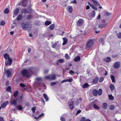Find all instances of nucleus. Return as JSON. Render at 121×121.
Here are the masks:
<instances>
[{"label":"nucleus","mask_w":121,"mask_h":121,"mask_svg":"<svg viewBox=\"0 0 121 121\" xmlns=\"http://www.w3.org/2000/svg\"><path fill=\"white\" fill-rule=\"evenodd\" d=\"M19 9L18 8H17L15 9L14 12V14L15 16H17L18 13L19 12Z\"/></svg>","instance_id":"nucleus-16"},{"label":"nucleus","mask_w":121,"mask_h":121,"mask_svg":"<svg viewBox=\"0 0 121 121\" xmlns=\"http://www.w3.org/2000/svg\"><path fill=\"white\" fill-rule=\"evenodd\" d=\"M0 121H4V119L2 117H0Z\"/></svg>","instance_id":"nucleus-64"},{"label":"nucleus","mask_w":121,"mask_h":121,"mask_svg":"<svg viewBox=\"0 0 121 121\" xmlns=\"http://www.w3.org/2000/svg\"><path fill=\"white\" fill-rule=\"evenodd\" d=\"M56 83V82H52L50 84L52 86H54Z\"/></svg>","instance_id":"nucleus-50"},{"label":"nucleus","mask_w":121,"mask_h":121,"mask_svg":"<svg viewBox=\"0 0 121 121\" xmlns=\"http://www.w3.org/2000/svg\"><path fill=\"white\" fill-rule=\"evenodd\" d=\"M83 23V20L82 19H80L77 22V25L78 26H81Z\"/></svg>","instance_id":"nucleus-10"},{"label":"nucleus","mask_w":121,"mask_h":121,"mask_svg":"<svg viewBox=\"0 0 121 121\" xmlns=\"http://www.w3.org/2000/svg\"><path fill=\"white\" fill-rule=\"evenodd\" d=\"M65 57L66 59H69L70 58V57L69 56L68 54H66L65 56Z\"/></svg>","instance_id":"nucleus-48"},{"label":"nucleus","mask_w":121,"mask_h":121,"mask_svg":"<svg viewBox=\"0 0 121 121\" xmlns=\"http://www.w3.org/2000/svg\"><path fill=\"white\" fill-rule=\"evenodd\" d=\"M102 91L101 89H99L98 91V94L99 96L101 95L102 94Z\"/></svg>","instance_id":"nucleus-32"},{"label":"nucleus","mask_w":121,"mask_h":121,"mask_svg":"<svg viewBox=\"0 0 121 121\" xmlns=\"http://www.w3.org/2000/svg\"><path fill=\"white\" fill-rule=\"evenodd\" d=\"M69 108L70 110L72 109L73 108V105L72 104L69 105Z\"/></svg>","instance_id":"nucleus-49"},{"label":"nucleus","mask_w":121,"mask_h":121,"mask_svg":"<svg viewBox=\"0 0 121 121\" xmlns=\"http://www.w3.org/2000/svg\"><path fill=\"white\" fill-rule=\"evenodd\" d=\"M102 107L104 109H106L108 107V105L107 103H104L102 104Z\"/></svg>","instance_id":"nucleus-21"},{"label":"nucleus","mask_w":121,"mask_h":121,"mask_svg":"<svg viewBox=\"0 0 121 121\" xmlns=\"http://www.w3.org/2000/svg\"><path fill=\"white\" fill-rule=\"evenodd\" d=\"M44 114L43 113H42L39 116L37 117H34V118L36 119V120L38 119L39 118L41 117L42 116H43Z\"/></svg>","instance_id":"nucleus-34"},{"label":"nucleus","mask_w":121,"mask_h":121,"mask_svg":"<svg viewBox=\"0 0 121 121\" xmlns=\"http://www.w3.org/2000/svg\"><path fill=\"white\" fill-rule=\"evenodd\" d=\"M94 41L92 39H88L85 45L84 49H86L88 48H90L93 45Z\"/></svg>","instance_id":"nucleus-2"},{"label":"nucleus","mask_w":121,"mask_h":121,"mask_svg":"<svg viewBox=\"0 0 121 121\" xmlns=\"http://www.w3.org/2000/svg\"><path fill=\"white\" fill-rule=\"evenodd\" d=\"M80 60V57L79 56H78L74 58V61L75 62L79 61Z\"/></svg>","instance_id":"nucleus-26"},{"label":"nucleus","mask_w":121,"mask_h":121,"mask_svg":"<svg viewBox=\"0 0 121 121\" xmlns=\"http://www.w3.org/2000/svg\"><path fill=\"white\" fill-rule=\"evenodd\" d=\"M18 91H17L15 92L13 96L14 97H16L18 95Z\"/></svg>","instance_id":"nucleus-38"},{"label":"nucleus","mask_w":121,"mask_h":121,"mask_svg":"<svg viewBox=\"0 0 121 121\" xmlns=\"http://www.w3.org/2000/svg\"><path fill=\"white\" fill-rule=\"evenodd\" d=\"M105 15L107 16H108L110 15V13L106 11L105 12Z\"/></svg>","instance_id":"nucleus-53"},{"label":"nucleus","mask_w":121,"mask_h":121,"mask_svg":"<svg viewBox=\"0 0 121 121\" xmlns=\"http://www.w3.org/2000/svg\"><path fill=\"white\" fill-rule=\"evenodd\" d=\"M94 104V102H92L90 103L89 105L88 106L87 108H86V110L87 111L88 110H89V108H91L92 107H93V105Z\"/></svg>","instance_id":"nucleus-9"},{"label":"nucleus","mask_w":121,"mask_h":121,"mask_svg":"<svg viewBox=\"0 0 121 121\" xmlns=\"http://www.w3.org/2000/svg\"><path fill=\"white\" fill-rule=\"evenodd\" d=\"M9 103L8 101H7L4 103H3L1 105V107L2 108H4Z\"/></svg>","instance_id":"nucleus-8"},{"label":"nucleus","mask_w":121,"mask_h":121,"mask_svg":"<svg viewBox=\"0 0 121 121\" xmlns=\"http://www.w3.org/2000/svg\"><path fill=\"white\" fill-rule=\"evenodd\" d=\"M67 82H72L73 81V79L72 78H71L70 79H67Z\"/></svg>","instance_id":"nucleus-52"},{"label":"nucleus","mask_w":121,"mask_h":121,"mask_svg":"<svg viewBox=\"0 0 121 121\" xmlns=\"http://www.w3.org/2000/svg\"><path fill=\"white\" fill-rule=\"evenodd\" d=\"M109 99L111 100H113V99L114 97L112 95H109Z\"/></svg>","instance_id":"nucleus-46"},{"label":"nucleus","mask_w":121,"mask_h":121,"mask_svg":"<svg viewBox=\"0 0 121 121\" xmlns=\"http://www.w3.org/2000/svg\"><path fill=\"white\" fill-rule=\"evenodd\" d=\"M55 27V24H54L51 25L49 26V29L51 30H52Z\"/></svg>","instance_id":"nucleus-35"},{"label":"nucleus","mask_w":121,"mask_h":121,"mask_svg":"<svg viewBox=\"0 0 121 121\" xmlns=\"http://www.w3.org/2000/svg\"><path fill=\"white\" fill-rule=\"evenodd\" d=\"M118 37L119 38H121V33H120L118 36Z\"/></svg>","instance_id":"nucleus-62"},{"label":"nucleus","mask_w":121,"mask_h":121,"mask_svg":"<svg viewBox=\"0 0 121 121\" xmlns=\"http://www.w3.org/2000/svg\"><path fill=\"white\" fill-rule=\"evenodd\" d=\"M22 13H28V11L26 9H23L22 11Z\"/></svg>","instance_id":"nucleus-31"},{"label":"nucleus","mask_w":121,"mask_h":121,"mask_svg":"<svg viewBox=\"0 0 121 121\" xmlns=\"http://www.w3.org/2000/svg\"><path fill=\"white\" fill-rule=\"evenodd\" d=\"M4 73H6L7 77H9L10 76L11 74V72L9 69L6 70V69H4Z\"/></svg>","instance_id":"nucleus-7"},{"label":"nucleus","mask_w":121,"mask_h":121,"mask_svg":"<svg viewBox=\"0 0 121 121\" xmlns=\"http://www.w3.org/2000/svg\"><path fill=\"white\" fill-rule=\"evenodd\" d=\"M92 93L93 95L96 96L98 94V91L96 89H95L93 91Z\"/></svg>","instance_id":"nucleus-15"},{"label":"nucleus","mask_w":121,"mask_h":121,"mask_svg":"<svg viewBox=\"0 0 121 121\" xmlns=\"http://www.w3.org/2000/svg\"><path fill=\"white\" fill-rule=\"evenodd\" d=\"M63 42L62 43V45H65L67 43V40L66 37L63 38Z\"/></svg>","instance_id":"nucleus-23"},{"label":"nucleus","mask_w":121,"mask_h":121,"mask_svg":"<svg viewBox=\"0 0 121 121\" xmlns=\"http://www.w3.org/2000/svg\"><path fill=\"white\" fill-rule=\"evenodd\" d=\"M26 26L25 27L26 29H24V30H27L28 28L30 27V26L29 24L27 23H26Z\"/></svg>","instance_id":"nucleus-44"},{"label":"nucleus","mask_w":121,"mask_h":121,"mask_svg":"<svg viewBox=\"0 0 121 121\" xmlns=\"http://www.w3.org/2000/svg\"><path fill=\"white\" fill-rule=\"evenodd\" d=\"M51 23V22L50 21H47L45 23V24L46 25H48Z\"/></svg>","instance_id":"nucleus-40"},{"label":"nucleus","mask_w":121,"mask_h":121,"mask_svg":"<svg viewBox=\"0 0 121 121\" xmlns=\"http://www.w3.org/2000/svg\"><path fill=\"white\" fill-rule=\"evenodd\" d=\"M104 79V78L103 77L101 78L99 80V82H102Z\"/></svg>","instance_id":"nucleus-63"},{"label":"nucleus","mask_w":121,"mask_h":121,"mask_svg":"<svg viewBox=\"0 0 121 121\" xmlns=\"http://www.w3.org/2000/svg\"><path fill=\"white\" fill-rule=\"evenodd\" d=\"M111 58L109 57H107L105 59V61L106 62L110 61L111 60Z\"/></svg>","instance_id":"nucleus-42"},{"label":"nucleus","mask_w":121,"mask_h":121,"mask_svg":"<svg viewBox=\"0 0 121 121\" xmlns=\"http://www.w3.org/2000/svg\"><path fill=\"white\" fill-rule=\"evenodd\" d=\"M99 41L101 43L102 45L104 44V39L103 38H101L99 39Z\"/></svg>","instance_id":"nucleus-28"},{"label":"nucleus","mask_w":121,"mask_h":121,"mask_svg":"<svg viewBox=\"0 0 121 121\" xmlns=\"http://www.w3.org/2000/svg\"><path fill=\"white\" fill-rule=\"evenodd\" d=\"M36 80L38 81H40L41 80V78L40 77H38L35 79Z\"/></svg>","instance_id":"nucleus-55"},{"label":"nucleus","mask_w":121,"mask_h":121,"mask_svg":"<svg viewBox=\"0 0 121 121\" xmlns=\"http://www.w3.org/2000/svg\"><path fill=\"white\" fill-rule=\"evenodd\" d=\"M104 70H102L101 71V73H100V74L101 75H102L104 73Z\"/></svg>","instance_id":"nucleus-60"},{"label":"nucleus","mask_w":121,"mask_h":121,"mask_svg":"<svg viewBox=\"0 0 121 121\" xmlns=\"http://www.w3.org/2000/svg\"><path fill=\"white\" fill-rule=\"evenodd\" d=\"M93 107L95 109H100L99 107L95 104H94L93 105Z\"/></svg>","instance_id":"nucleus-33"},{"label":"nucleus","mask_w":121,"mask_h":121,"mask_svg":"<svg viewBox=\"0 0 121 121\" xmlns=\"http://www.w3.org/2000/svg\"><path fill=\"white\" fill-rule=\"evenodd\" d=\"M102 22L103 24L99 25L98 26V27L100 29H102L105 27L107 24V23L104 20H102Z\"/></svg>","instance_id":"nucleus-4"},{"label":"nucleus","mask_w":121,"mask_h":121,"mask_svg":"<svg viewBox=\"0 0 121 121\" xmlns=\"http://www.w3.org/2000/svg\"><path fill=\"white\" fill-rule=\"evenodd\" d=\"M27 2L25 0L23 1L21 3V5H22L24 7H25L26 6Z\"/></svg>","instance_id":"nucleus-22"},{"label":"nucleus","mask_w":121,"mask_h":121,"mask_svg":"<svg viewBox=\"0 0 121 121\" xmlns=\"http://www.w3.org/2000/svg\"><path fill=\"white\" fill-rule=\"evenodd\" d=\"M57 42H56L55 43H54L52 45V47L53 48H55L56 46H57Z\"/></svg>","instance_id":"nucleus-47"},{"label":"nucleus","mask_w":121,"mask_h":121,"mask_svg":"<svg viewBox=\"0 0 121 121\" xmlns=\"http://www.w3.org/2000/svg\"><path fill=\"white\" fill-rule=\"evenodd\" d=\"M64 115H62L60 118V120L61 121H65V119L63 117Z\"/></svg>","instance_id":"nucleus-41"},{"label":"nucleus","mask_w":121,"mask_h":121,"mask_svg":"<svg viewBox=\"0 0 121 121\" xmlns=\"http://www.w3.org/2000/svg\"><path fill=\"white\" fill-rule=\"evenodd\" d=\"M20 85L21 86L23 87H25V86L24 84L22 83L20 84Z\"/></svg>","instance_id":"nucleus-56"},{"label":"nucleus","mask_w":121,"mask_h":121,"mask_svg":"<svg viewBox=\"0 0 121 121\" xmlns=\"http://www.w3.org/2000/svg\"><path fill=\"white\" fill-rule=\"evenodd\" d=\"M88 4L91 7V8L95 10H97V8L94 6L93 4L90 3L89 2H88Z\"/></svg>","instance_id":"nucleus-18"},{"label":"nucleus","mask_w":121,"mask_h":121,"mask_svg":"<svg viewBox=\"0 0 121 121\" xmlns=\"http://www.w3.org/2000/svg\"><path fill=\"white\" fill-rule=\"evenodd\" d=\"M32 16L31 15H28L26 17V18L27 20H29L31 19Z\"/></svg>","instance_id":"nucleus-36"},{"label":"nucleus","mask_w":121,"mask_h":121,"mask_svg":"<svg viewBox=\"0 0 121 121\" xmlns=\"http://www.w3.org/2000/svg\"><path fill=\"white\" fill-rule=\"evenodd\" d=\"M17 98L13 99L11 102L12 105H16L17 104Z\"/></svg>","instance_id":"nucleus-13"},{"label":"nucleus","mask_w":121,"mask_h":121,"mask_svg":"<svg viewBox=\"0 0 121 121\" xmlns=\"http://www.w3.org/2000/svg\"><path fill=\"white\" fill-rule=\"evenodd\" d=\"M98 77H96L95 78L93 79L92 82L94 84L96 83L98 80Z\"/></svg>","instance_id":"nucleus-14"},{"label":"nucleus","mask_w":121,"mask_h":121,"mask_svg":"<svg viewBox=\"0 0 121 121\" xmlns=\"http://www.w3.org/2000/svg\"><path fill=\"white\" fill-rule=\"evenodd\" d=\"M92 16V17H94L95 15V12L94 10L92 11L91 13Z\"/></svg>","instance_id":"nucleus-43"},{"label":"nucleus","mask_w":121,"mask_h":121,"mask_svg":"<svg viewBox=\"0 0 121 121\" xmlns=\"http://www.w3.org/2000/svg\"><path fill=\"white\" fill-rule=\"evenodd\" d=\"M89 86V85L87 83H85L82 86V88L83 89L86 88H88Z\"/></svg>","instance_id":"nucleus-17"},{"label":"nucleus","mask_w":121,"mask_h":121,"mask_svg":"<svg viewBox=\"0 0 121 121\" xmlns=\"http://www.w3.org/2000/svg\"><path fill=\"white\" fill-rule=\"evenodd\" d=\"M6 91L8 92H11V87L10 86H9L7 87L6 89Z\"/></svg>","instance_id":"nucleus-37"},{"label":"nucleus","mask_w":121,"mask_h":121,"mask_svg":"<svg viewBox=\"0 0 121 121\" xmlns=\"http://www.w3.org/2000/svg\"><path fill=\"white\" fill-rule=\"evenodd\" d=\"M115 106L113 105H111L109 107V108L110 110H113L115 108Z\"/></svg>","instance_id":"nucleus-45"},{"label":"nucleus","mask_w":121,"mask_h":121,"mask_svg":"<svg viewBox=\"0 0 121 121\" xmlns=\"http://www.w3.org/2000/svg\"><path fill=\"white\" fill-rule=\"evenodd\" d=\"M5 24V22L3 21H1L0 22V25H1L3 26Z\"/></svg>","instance_id":"nucleus-54"},{"label":"nucleus","mask_w":121,"mask_h":121,"mask_svg":"<svg viewBox=\"0 0 121 121\" xmlns=\"http://www.w3.org/2000/svg\"><path fill=\"white\" fill-rule=\"evenodd\" d=\"M64 62V60L63 59H60L57 60L56 64L57 65H58L59 63H62Z\"/></svg>","instance_id":"nucleus-12"},{"label":"nucleus","mask_w":121,"mask_h":121,"mask_svg":"<svg viewBox=\"0 0 121 121\" xmlns=\"http://www.w3.org/2000/svg\"><path fill=\"white\" fill-rule=\"evenodd\" d=\"M121 63L120 62H117L114 63V67L115 69H118L120 67Z\"/></svg>","instance_id":"nucleus-5"},{"label":"nucleus","mask_w":121,"mask_h":121,"mask_svg":"<svg viewBox=\"0 0 121 121\" xmlns=\"http://www.w3.org/2000/svg\"><path fill=\"white\" fill-rule=\"evenodd\" d=\"M43 96L46 101H48L49 100V98L47 95L45 93L43 94Z\"/></svg>","instance_id":"nucleus-25"},{"label":"nucleus","mask_w":121,"mask_h":121,"mask_svg":"<svg viewBox=\"0 0 121 121\" xmlns=\"http://www.w3.org/2000/svg\"><path fill=\"white\" fill-rule=\"evenodd\" d=\"M110 78L112 82H115V77L114 76L112 75H111L110 76Z\"/></svg>","instance_id":"nucleus-27"},{"label":"nucleus","mask_w":121,"mask_h":121,"mask_svg":"<svg viewBox=\"0 0 121 121\" xmlns=\"http://www.w3.org/2000/svg\"><path fill=\"white\" fill-rule=\"evenodd\" d=\"M74 72H75L74 71H73L72 70H71L69 71V73L70 74H73Z\"/></svg>","instance_id":"nucleus-58"},{"label":"nucleus","mask_w":121,"mask_h":121,"mask_svg":"<svg viewBox=\"0 0 121 121\" xmlns=\"http://www.w3.org/2000/svg\"><path fill=\"white\" fill-rule=\"evenodd\" d=\"M4 58L6 60L9 59L11 58L9 56V54L7 53L4 54Z\"/></svg>","instance_id":"nucleus-20"},{"label":"nucleus","mask_w":121,"mask_h":121,"mask_svg":"<svg viewBox=\"0 0 121 121\" xmlns=\"http://www.w3.org/2000/svg\"><path fill=\"white\" fill-rule=\"evenodd\" d=\"M85 118L83 117L81 118L80 121H85Z\"/></svg>","instance_id":"nucleus-57"},{"label":"nucleus","mask_w":121,"mask_h":121,"mask_svg":"<svg viewBox=\"0 0 121 121\" xmlns=\"http://www.w3.org/2000/svg\"><path fill=\"white\" fill-rule=\"evenodd\" d=\"M81 110H79L78 111H77V113L76 114V115H77L78 114H79V113H80L81 112Z\"/></svg>","instance_id":"nucleus-59"},{"label":"nucleus","mask_w":121,"mask_h":121,"mask_svg":"<svg viewBox=\"0 0 121 121\" xmlns=\"http://www.w3.org/2000/svg\"><path fill=\"white\" fill-rule=\"evenodd\" d=\"M9 11V9L8 8H6L4 10V13L5 14H8Z\"/></svg>","instance_id":"nucleus-30"},{"label":"nucleus","mask_w":121,"mask_h":121,"mask_svg":"<svg viewBox=\"0 0 121 121\" xmlns=\"http://www.w3.org/2000/svg\"><path fill=\"white\" fill-rule=\"evenodd\" d=\"M109 87L111 91H112L115 88V87L114 85L112 83L109 86Z\"/></svg>","instance_id":"nucleus-24"},{"label":"nucleus","mask_w":121,"mask_h":121,"mask_svg":"<svg viewBox=\"0 0 121 121\" xmlns=\"http://www.w3.org/2000/svg\"><path fill=\"white\" fill-rule=\"evenodd\" d=\"M16 107H17V109H18L20 110H21L23 109L22 107L20 105H18Z\"/></svg>","instance_id":"nucleus-29"},{"label":"nucleus","mask_w":121,"mask_h":121,"mask_svg":"<svg viewBox=\"0 0 121 121\" xmlns=\"http://www.w3.org/2000/svg\"><path fill=\"white\" fill-rule=\"evenodd\" d=\"M32 111L33 112V113H35V111L36 110V108L35 107H34L31 108Z\"/></svg>","instance_id":"nucleus-51"},{"label":"nucleus","mask_w":121,"mask_h":121,"mask_svg":"<svg viewBox=\"0 0 121 121\" xmlns=\"http://www.w3.org/2000/svg\"><path fill=\"white\" fill-rule=\"evenodd\" d=\"M65 82H67V79H65L64 80H63L61 82V83H63Z\"/></svg>","instance_id":"nucleus-61"},{"label":"nucleus","mask_w":121,"mask_h":121,"mask_svg":"<svg viewBox=\"0 0 121 121\" xmlns=\"http://www.w3.org/2000/svg\"><path fill=\"white\" fill-rule=\"evenodd\" d=\"M44 78L46 79L50 80H53L56 79V76L54 74H50L45 76Z\"/></svg>","instance_id":"nucleus-3"},{"label":"nucleus","mask_w":121,"mask_h":121,"mask_svg":"<svg viewBox=\"0 0 121 121\" xmlns=\"http://www.w3.org/2000/svg\"><path fill=\"white\" fill-rule=\"evenodd\" d=\"M67 9L69 13H71L72 12L73 8L71 6H69L67 7Z\"/></svg>","instance_id":"nucleus-11"},{"label":"nucleus","mask_w":121,"mask_h":121,"mask_svg":"<svg viewBox=\"0 0 121 121\" xmlns=\"http://www.w3.org/2000/svg\"><path fill=\"white\" fill-rule=\"evenodd\" d=\"M22 27L23 30L25 29V27L26 26V24L24 23H22Z\"/></svg>","instance_id":"nucleus-39"},{"label":"nucleus","mask_w":121,"mask_h":121,"mask_svg":"<svg viewBox=\"0 0 121 121\" xmlns=\"http://www.w3.org/2000/svg\"><path fill=\"white\" fill-rule=\"evenodd\" d=\"M22 18V15L21 14H19L17 16L16 18V20L17 21L21 20Z\"/></svg>","instance_id":"nucleus-19"},{"label":"nucleus","mask_w":121,"mask_h":121,"mask_svg":"<svg viewBox=\"0 0 121 121\" xmlns=\"http://www.w3.org/2000/svg\"><path fill=\"white\" fill-rule=\"evenodd\" d=\"M12 58H10L6 61H5V64L6 65H11L12 64Z\"/></svg>","instance_id":"nucleus-6"},{"label":"nucleus","mask_w":121,"mask_h":121,"mask_svg":"<svg viewBox=\"0 0 121 121\" xmlns=\"http://www.w3.org/2000/svg\"><path fill=\"white\" fill-rule=\"evenodd\" d=\"M35 69L31 67L28 69H24L22 71V74L24 77H29L33 73Z\"/></svg>","instance_id":"nucleus-1"}]
</instances>
